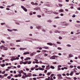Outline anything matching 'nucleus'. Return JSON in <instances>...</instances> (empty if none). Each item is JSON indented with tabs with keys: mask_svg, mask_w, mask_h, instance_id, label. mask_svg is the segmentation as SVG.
<instances>
[{
	"mask_svg": "<svg viewBox=\"0 0 80 80\" xmlns=\"http://www.w3.org/2000/svg\"><path fill=\"white\" fill-rule=\"evenodd\" d=\"M76 75H79V73L76 72Z\"/></svg>",
	"mask_w": 80,
	"mask_h": 80,
	"instance_id": "680f3d73",
	"label": "nucleus"
},
{
	"mask_svg": "<svg viewBox=\"0 0 80 80\" xmlns=\"http://www.w3.org/2000/svg\"><path fill=\"white\" fill-rule=\"evenodd\" d=\"M32 76H33V77H37V74H33Z\"/></svg>",
	"mask_w": 80,
	"mask_h": 80,
	"instance_id": "c756f323",
	"label": "nucleus"
},
{
	"mask_svg": "<svg viewBox=\"0 0 80 80\" xmlns=\"http://www.w3.org/2000/svg\"><path fill=\"white\" fill-rule=\"evenodd\" d=\"M32 5H35V3H34V2H31Z\"/></svg>",
	"mask_w": 80,
	"mask_h": 80,
	"instance_id": "a19ab883",
	"label": "nucleus"
},
{
	"mask_svg": "<svg viewBox=\"0 0 80 80\" xmlns=\"http://www.w3.org/2000/svg\"><path fill=\"white\" fill-rule=\"evenodd\" d=\"M16 42H21V41L20 40H16Z\"/></svg>",
	"mask_w": 80,
	"mask_h": 80,
	"instance_id": "c85d7f7f",
	"label": "nucleus"
},
{
	"mask_svg": "<svg viewBox=\"0 0 80 80\" xmlns=\"http://www.w3.org/2000/svg\"><path fill=\"white\" fill-rule=\"evenodd\" d=\"M5 23H1V25H5Z\"/></svg>",
	"mask_w": 80,
	"mask_h": 80,
	"instance_id": "f704fd0d",
	"label": "nucleus"
},
{
	"mask_svg": "<svg viewBox=\"0 0 80 80\" xmlns=\"http://www.w3.org/2000/svg\"><path fill=\"white\" fill-rule=\"evenodd\" d=\"M8 79H10V78H11L10 77V76H9L8 77Z\"/></svg>",
	"mask_w": 80,
	"mask_h": 80,
	"instance_id": "a18cd8bd",
	"label": "nucleus"
},
{
	"mask_svg": "<svg viewBox=\"0 0 80 80\" xmlns=\"http://www.w3.org/2000/svg\"><path fill=\"white\" fill-rule=\"evenodd\" d=\"M64 69H65L66 70H67V69H68V68H67V67H64Z\"/></svg>",
	"mask_w": 80,
	"mask_h": 80,
	"instance_id": "864d4df0",
	"label": "nucleus"
},
{
	"mask_svg": "<svg viewBox=\"0 0 80 80\" xmlns=\"http://www.w3.org/2000/svg\"><path fill=\"white\" fill-rule=\"evenodd\" d=\"M34 10H40V8H34Z\"/></svg>",
	"mask_w": 80,
	"mask_h": 80,
	"instance_id": "7ed1b4c3",
	"label": "nucleus"
},
{
	"mask_svg": "<svg viewBox=\"0 0 80 80\" xmlns=\"http://www.w3.org/2000/svg\"><path fill=\"white\" fill-rule=\"evenodd\" d=\"M57 43H58V44H61V43L59 42H57Z\"/></svg>",
	"mask_w": 80,
	"mask_h": 80,
	"instance_id": "49530a36",
	"label": "nucleus"
},
{
	"mask_svg": "<svg viewBox=\"0 0 80 80\" xmlns=\"http://www.w3.org/2000/svg\"><path fill=\"white\" fill-rule=\"evenodd\" d=\"M13 30L14 31H18V30L17 29H12V31H13Z\"/></svg>",
	"mask_w": 80,
	"mask_h": 80,
	"instance_id": "bb28decb",
	"label": "nucleus"
},
{
	"mask_svg": "<svg viewBox=\"0 0 80 80\" xmlns=\"http://www.w3.org/2000/svg\"><path fill=\"white\" fill-rule=\"evenodd\" d=\"M67 47H71V45L69 44H68L67 45Z\"/></svg>",
	"mask_w": 80,
	"mask_h": 80,
	"instance_id": "393cba45",
	"label": "nucleus"
},
{
	"mask_svg": "<svg viewBox=\"0 0 80 80\" xmlns=\"http://www.w3.org/2000/svg\"><path fill=\"white\" fill-rule=\"evenodd\" d=\"M28 75L29 77H32V74L31 73H28Z\"/></svg>",
	"mask_w": 80,
	"mask_h": 80,
	"instance_id": "9d476101",
	"label": "nucleus"
},
{
	"mask_svg": "<svg viewBox=\"0 0 80 80\" xmlns=\"http://www.w3.org/2000/svg\"><path fill=\"white\" fill-rule=\"evenodd\" d=\"M25 76L26 77H28V75H27V74H25Z\"/></svg>",
	"mask_w": 80,
	"mask_h": 80,
	"instance_id": "c03bdc74",
	"label": "nucleus"
},
{
	"mask_svg": "<svg viewBox=\"0 0 80 80\" xmlns=\"http://www.w3.org/2000/svg\"><path fill=\"white\" fill-rule=\"evenodd\" d=\"M68 56L69 57H73V55L71 54H69Z\"/></svg>",
	"mask_w": 80,
	"mask_h": 80,
	"instance_id": "2eb2a0df",
	"label": "nucleus"
},
{
	"mask_svg": "<svg viewBox=\"0 0 80 80\" xmlns=\"http://www.w3.org/2000/svg\"><path fill=\"white\" fill-rule=\"evenodd\" d=\"M69 25V23H66L65 24V26H68V25Z\"/></svg>",
	"mask_w": 80,
	"mask_h": 80,
	"instance_id": "8fccbe9b",
	"label": "nucleus"
},
{
	"mask_svg": "<svg viewBox=\"0 0 80 80\" xmlns=\"http://www.w3.org/2000/svg\"><path fill=\"white\" fill-rule=\"evenodd\" d=\"M58 50H62V48H60V47H58Z\"/></svg>",
	"mask_w": 80,
	"mask_h": 80,
	"instance_id": "cd10ccee",
	"label": "nucleus"
},
{
	"mask_svg": "<svg viewBox=\"0 0 80 80\" xmlns=\"http://www.w3.org/2000/svg\"><path fill=\"white\" fill-rule=\"evenodd\" d=\"M50 68H52V69H54L55 68V67L53 66H51Z\"/></svg>",
	"mask_w": 80,
	"mask_h": 80,
	"instance_id": "a211bd4d",
	"label": "nucleus"
},
{
	"mask_svg": "<svg viewBox=\"0 0 80 80\" xmlns=\"http://www.w3.org/2000/svg\"><path fill=\"white\" fill-rule=\"evenodd\" d=\"M58 5H59V6H60V7H62V4H59Z\"/></svg>",
	"mask_w": 80,
	"mask_h": 80,
	"instance_id": "e433bc0d",
	"label": "nucleus"
},
{
	"mask_svg": "<svg viewBox=\"0 0 80 80\" xmlns=\"http://www.w3.org/2000/svg\"><path fill=\"white\" fill-rule=\"evenodd\" d=\"M0 66L1 67H4L5 66V64H1Z\"/></svg>",
	"mask_w": 80,
	"mask_h": 80,
	"instance_id": "1a4fd4ad",
	"label": "nucleus"
},
{
	"mask_svg": "<svg viewBox=\"0 0 80 80\" xmlns=\"http://www.w3.org/2000/svg\"><path fill=\"white\" fill-rule=\"evenodd\" d=\"M53 64H57V62H53Z\"/></svg>",
	"mask_w": 80,
	"mask_h": 80,
	"instance_id": "0e129e2a",
	"label": "nucleus"
},
{
	"mask_svg": "<svg viewBox=\"0 0 80 80\" xmlns=\"http://www.w3.org/2000/svg\"><path fill=\"white\" fill-rule=\"evenodd\" d=\"M50 68V65H48L47 66V68H46V69L47 70H49Z\"/></svg>",
	"mask_w": 80,
	"mask_h": 80,
	"instance_id": "39448f33",
	"label": "nucleus"
},
{
	"mask_svg": "<svg viewBox=\"0 0 80 80\" xmlns=\"http://www.w3.org/2000/svg\"><path fill=\"white\" fill-rule=\"evenodd\" d=\"M1 42L3 43H5V42L3 41H1Z\"/></svg>",
	"mask_w": 80,
	"mask_h": 80,
	"instance_id": "09e8293b",
	"label": "nucleus"
},
{
	"mask_svg": "<svg viewBox=\"0 0 80 80\" xmlns=\"http://www.w3.org/2000/svg\"><path fill=\"white\" fill-rule=\"evenodd\" d=\"M6 10H10V8H6Z\"/></svg>",
	"mask_w": 80,
	"mask_h": 80,
	"instance_id": "6e6d98bb",
	"label": "nucleus"
},
{
	"mask_svg": "<svg viewBox=\"0 0 80 80\" xmlns=\"http://www.w3.org/2000/svg\"><path fill=\"white\" fill-rule=\"evenodd\" d=\"M50 59H51V60L52 59H55V57L54 56H53L51 57L50 58Z\"/></svg>",
	"mask_w": 80,
	"mask_h": 80,
	"instance_id": "423d86ee",
	"label": "nucleus"
},
{
	"mask_svg": "<svg viewBox=\"0 0 80 80\" xmlns=\"http://www.w3.org/2000/svg\"><path fill=\"white\" fill-rule=\"evenodd\" d=\"M58 68H60V67H62V65H59L58 66Z\"/></svg>",
	"mask_w": 80,
	"mask_h": 80,
	"instance_id": "603ef678",
	"label": "nucleus"
},
{
	"mask_svg": "<svg viewBox=\"0 0 80 80\" xmlns=\"http://www.w3.org/2000/svg\"><path fill=\"white\" fill-rule=\"evenodd\" d=\"M59 39H60V40H62V38L60 36H59Z\"/></svg>",
	"mask_w": 80,
	"mask_h": 80,
	"instance_id": "c9c22d12",
	"label": "nucleus"
},
{
	"mask_svg": "<svg viewBox=\"0 0 80 80\" xmlns=\"http://www.w3.org/2000/svg\"><path fill=\"white\" fill-rule=\"evenodd\" d=\"M34 5H36V6H37V5H38V3H37V2H35L34 3Z\"/></svg>",
	"mask_w": 80,
	"mask_h": 80,
	"instance_id": "2f4dec72",
	"label": "nucleus"
},
{
	"mask_svg": "<svg viewBox=\"0 0 80 80\" xmlns=\"http://www.w3.org/2000/svg\"><path fill=\"white\" fill-rule=\"evenodd\" d=\"M5 73V71H4L2 72V74H4V73Z\"/></svg>",
	"mask_w": 80,
	"mask_h": 80,
	"instance_id": "3c124183",
	"label": "nucleus"
},
{
	"mask_svg": "<svg viewBox=\"0 0 80 80\" xmlns=\"http://www.w3.org/2000/svg\"><path fill=\"white\" fill-rule=\"evenodd\" d=\"M48 22H49V23H51L52 22V21L51 20H49L48 21Z\"/></svg>",
	"mask_w": 80,
	"mask_h": 80,
	"instance_id": "4c0bfd02",
	"label": "nucleus"
},
{
	"mask_svg": "<svg viewBox=\"0 0 80 80\" xmlns=\"http://www.w3.org/2000/svg\"><path fill=\"white\" fill-rule=\"evenodd\" d=\"M17 67L18 68H20V65H18Z\"/></svg>",
	"mask_w": 80,
	"mask_h": 80,
	"instance_id": "bf43d9fd",
	"label": "nucleus"
},
{
	"mask_svg": "<svg viewBox=\"0 0 80 80\" xmlns=\"http://www.w3.org/2000/svg\"><path fill=\"white\" fill-rule=\"evenodd\" d=\"M37 53V52H33L30 55V56H33V55H35Z\"/></svg>",
	"mask_w": 80,
	"mask_h": 80,
	"instance_id": "f03ea898",
	"label": "nucleus"
},
{
	"mask_svg": "<svg viewBox=\"0 0 80 80\" xmlns=\"http://www.w3.org/2000/svg\"><path fill=\"white\" fill-rule=\"evenodd\" d=\"M50 80H53V78H52V77L51 76V78H50Z\"/></svg>",
	"mask_w": 80,
	"mask_h": 80,
	"instance_id": "338daca9",
	"label": "nucleus"
},
{
	"mask_svg": "<svg viewBox=\"0 0 80 80\" xmlns=\"http://www.w3.org/2000/svg\"><path fill=\"white\" fill-rule=\"evenodd\" d=\"M50 77H48V78H46V80H50Z\"/></svg>",
	"mask_w": 80,
	"mask_h": 80,
	"instance_id": "aec40b11",
	"label": "nucleus"
},
{
	"mask_svg": "<svg viewBox=\"0 0 80 80\" xmlns=\"http://www.w3.org/2000/svg\"><path fill=\"white\" fill-rule=\"evenodd\" d=\"M47 44L48 45H50V46H52L53 45V43L51 42H48L47 43Z\"/></svg>",
	"mask_w": 80,
	"mask_h": 80,
	"instance_id": "20e7f679",
	"label": "nucleus"
},
{
	"mask_svg": "<svg viewBox=\"0 0 80 80\" xmlns=\"http://www.w3.org/2000/svg\"><path fill=\"white\" fill-rule=\"evenodd\" d=\"M33 79L34 80H37V78H33Z\"/></svg>",
	"mask_w": 80,
	"mask_h": 80,
	"instance_id": "13d9d810",
	"label": "nucleus"
},
{
	"mask_svg": "<svg viewBox=\"0 0 80 80\" xmlns=\"http://www.w3.org/2000/svg\"><path fill=\"white\" fill-rule=\"evenodd\" d=\"M58 33H60V34H62V33H63V32L61 31H59L58 32Z\"/></svg>",
	"mask_w": 80,
	"mask_h": 80,
	"instance_id": "f8f14e48",
	"label": "nucleus"
},
{
	"mask_svg": "<svg viewBox=\"0 0 80 80\" xmlns=\"http://www.w3.org/2000/svg\"><path fill=\"white\" fill-rule=\"evenodd\" d=\"M53 11H46V13H52Z\"/></svg>",
	"mask_w": 80,
	"mask_h": 80,
	"instance_id": "0eeeda50",
	"label": "nucleus"
},
{
	"mask_svg": "<svg viewBox=\"0 0 80 80\" xmlns=\"http://www.w3.org/2000/svg\"><path fill=\"white\" fill-rule=\"evenodd\" d=\"M53 13H54V14H56V15H58V12H53Z\"/></svg>",
	"mask_w": 80,
	"mask_h": 80,
	"instance_id": "5701e85b",
	"label": "nucleus"
},
{
	"mask_svg": "<svg viewBox=\"0 0 80 80\" xmlns=\"http://www.w3.org/2000/svg\"><path fill=\"white\" fill-rule=\"evenodd\" d=\"M37 28H38V29H41L42 28V27L40 26H38L37 27H36Z\"/></svg>",
	"mask_w": 80,
	"mask_h": 80,
	"instance_id": "6e6552de",
	"label": "nucleus"
},
{
	"mask_svg": "<svg viewBox=\"0 0 80 80\" xmlns=\"http://www.w3.org/2000/svg\"><path fill=\"white\" fill-rule=\"evenodd\" d=\"M31 63H32V62H31V61L28 62V64H31Z\"/></svg>",
	"mask_w": 80,
	"mask_h": 80,
	"instance_id": "4d7b16f0",
	"label": "nucleus"
},
{
	"mask_svg": "<svg viewBox=\"0 0 80 80\" xmlns=\"http://www.w3.org/2000/svg\"><path fill=\"white\" fill-rule=\"evenodd\" d=\"M70 68H73V66L72 65H70Z\"/></svg>",
	"mask_w": 80,
	"mask_h": 80,
	"instance_id": "ea45409f",
	"label": "nucleus"
},
{
	"mask_svg": "<svg viewBox=\"0 0 80 80\" xmlns=\"http://www.w3.org/2000/svg\"><path fill=\"white\" fill-rule=\"evenodd\" d=\"M8 75V74H4V77H6V76H7Z\"/></svg>",
	"mask_w": 80,
	"mask_h": 80,
	"instance_id": "79ce46f5",
	"label": "nucleus"
},
{
	"mask_svg": "<svg viewBox=\"0 0 80 80\" xmlns=\"http://www.w3.org/2000/svg\"><path fill=\"white\" fill-rule=\"evenodd\" d=\"M74 73V72H73V71H72L71 72V73L70 74V75H71V76H72V75H73V74Z\"/></svg>",
	"mask_w": 80,
	"mask_h": 80,
	"instance_id": "9b49d317",
	"label": "nucleus"
},
{
	"mask_svg": "<svg viewBox=\"0 0 80 80\" xmlns=\"http://www.w3.org/2000/svg\"><path fill=\"white\" fill-rule=\"evenodd\" d=\"M3 48H4V46H2L0 47V49H2Z\"/></svg>",
	"mask_w": 80,
	"mask_h": 80,
	"instance_id": "412c9836",
	"label": "nucleus"
},
{
	"mask_svg": "<svg viewBox=\"0 0 80 80\" xmlns=\"http://www.w3.org/2000/svg\"><path fill=\"white\" fill-rule=\"evenodd\" d=\"M26 48H20V50H26Z\"/></svg>",
	"mask_w": 80,
	"mask_h": 80,
	"instance_id": "ddd939ff",
	"label": "nucleus"
},
{
	"mask_svg": "<svg viewBox=\"0 0 80 80\" xmlns=\"http://www.w3.org/2000/svg\"><path fill=\"white\" fill-rule=\"evenodd\" d=\"M50 75V72H48L47 74L48 75Z\"/></svg>",
	"mask_w": 80,
	"mask_h": 80,
	"instance_id": "e2e57ef3",
	"label": "nucleus"
},
{
	"mask_svg": "<svg viewBox=\"0 0 80 80\" xmlns=\"http://www.w3.org/2000/svg\"><path fill=\"white\" fill-rule=\"evenodd\" d=\"M8 31H9V32H12V31H13V30H11L9 29H8Z\"/></svg>",
	"mask_w": 80,
	"mask_h": 80,
	"instance_id": "7c9ffc66",
	"label": "nucleus"
},
{
	"mask_svg": "<svg viewBox=\"0 0 80 80\" xmlns=\"http://www.w3.org/2000/svg\"><path fill=\"white\" fill-rule=\"evenodd\" d=\"M0 8H4V7L3 6H0Z\"/></svg>",
	"mask_w": 80,
	"mask_h": 80,
	"instance_id": "052dcab7",
	"label": "nucleus"
},
{
	"mask_svg": "<svg viewBox=\"0 0 80 80\" xmlns=\"http://www.w3.org/2000/svg\"><path fill=\"white\" fill-rule=\"evenodd\" d=\"M37 17H38V18H40L41 17V15H38L37 16Z\"/></svg>",
	"mask_w": 80,
	"mask_h": 80,
	"instance_id": "72a5a7b5",
	"label": "nucleus"
},
{
	"mask_svg": "<svg viewBox=\"0 0 80 80\" xmlns=\"http://www.w3.org/2000/svg\"><path fill=\"white\" fill-rule=\"evenodd\" d=\"M76 39H77V37H74V38H73V39L75 40H76Z\"/></svg>",
	"mask_w": 80,
	"mask_h": 80,
	"instance_id": "37998d69",
	"label": "nucleus"
},
{
	"mask_svg": "<svg viewBox=\"0 0 80 80\" xmlns=\"http://www.w3.org/2000/svg\"><path fill=\"white\" fill-rule=\"evenodd\" d=\"M39 70H44V68H39Z\"/></svg>",
	"mask_w": 80,
	"mask_h": 80,
	"instance_id": "f3484780",
	"label": "nucleus"
},
{
	"mask_svg": "<svg viewBox=\"0 0 80 80\" xmlns=\"http://www.w3.org/2000/svg\"><path fill=\"white\" fill-rule=\"evenodd\" d=\"M15 48H11L10 49L11 50H15Z\"/></svg>",
	"mask_w": 80,
	"mask_h": 80,
	"instance_id": "a878e982",
	"label": "nucleus"
},
{
	"mask_svg": "<svg viewBox=\"0 0 80 80\" xmlns=\"http://www.w3.org/2000/svg\"><path fill=\"white\" fill-rule=\"evenodd\" d=\"M64 12V11L62 9H61L60 10H59V12Z\"/></svg>",
	"mask_w": 80,
	"mask_h": 80,
	"instance_id": "4468645a",
	"label": "nucleus"
},
{
	"mask_svg": "<svg viewBox=\"0 0 80 80\" xmlns=\"http://www.w3.org/2000/svg\"><path fill=\"white\" fill-rule=\"evenodd\" d=\"M23 63V61H20V64H22V63Z\"/></svg>",
	"mask_w": 80,
	"mask_h": 80,
	"instance_id": "de8ad7c7",
	"label": "nucleus"
},
{
	"mask_svg": "<svg viewBox=\"0 0 80 80\" xmlns=\"http://www.w3.org/2000/svg\"><path fill=\"white\" fill-rule=\"evenodd\" d=\"M48 55V54H44V57H47Z\"/></svg>",
	"mask_w": 80,
	"mask_h": 80,
	"instance_id": "473e14b6",
	"label": "nucleus"
},
{
	"mask_svg": "<svg viewBox=\"0 0 80 80\" xmlns=\"http://www.w3.org/2000/svg\"><path fill=\"white\" fill-rule=\"evenodd\" d=\"M23 10L25 11V12H27V9H26V8H24Z\"/></svg>",
	"mask_w": 80,
	"mask_h": 80,
	"instance_id": "b1692460",
	"label": "nucleus"
},
{
	"mask_svg": "<svg viewBox=\"0 0 80 80\" xmlns=\"http://www.w3.org/2000/svg\"><path fill=\"white\" fill-rule=\"evenodd\" d=\"M16 60V58L15 57H13L11 58L10 60L13 61V60Z\"/></svg>",
	"mask_w": 80,
	"mask_h": 80,
	"instance_id": "f257e3e1",
	"label": "nucleus"
},
{
	"mask_svg": "<svg viewBox=\"0 0 80 80\" xmlns=\"http://www.w3.org/2000/svg\"><path fill=\"white\" fill-rule=\"evenodd\" d=\"M21 7L22 8H23V10L24 9V8H25L24 7V6H21Z\"/></svg>",
	"mask_w": 80,
	"mask_h": 80,
	"instance_id": "58836bf2",
	"label": "nucleus"
},
{
	"mask_svg": "<svg viewBox=\"0 0 80 80\" xmlns=\"http://www.w3.org/2000/svg\"><path fill=\"white\" fill-rule=\"evenodd\" d=\"M58 32H59V31H57V30H56V31H55V33H58Z\"/></svg>",
	"mask_w": 80,
	"mask_h": 80,
	"instance_id": "774afa93",
	"label": "nucleus"
},
{
	"mask_svg": "<svg viewBox=\"0 0 80 80\" xmlns=\"http://www.w3.org/2000/svg\"><path fill=\"white\" fill-rule=\"evenodd\" d=\"M3 48V50H8V48H7V47H5L4 46V48Z\"/></svg>",
	"mask_w": 80,
	"mask_h": 80,
	"instance_id": "dca6fc26",
	"label": "nucleus"
},
{
	"mask_svg": "<svg viewBox=\"0 0 80 80\" xmlns=\"http://www.w3.org/2000/svg\"><path fill=\"white\" fill-rule=\"evenodd\" d=\"M57 76H58V77H61L62 76V75L59 74H58Z\"/></svg>",
	"mask_w": 80,
	"mask_h": 80,
	"instance_id": "4be33fe9",
	"label": "nucleus"
},
{
	"mask_svg": "<svg viewBox=\"0 0 80 80\" xmlns=\"http://www.w3.org/2000/svg\"><path fill=\"white\" fill-rule=\"evenodd\" d=\"M77 68H78V69H80V66H78Z\"/></svg>",
	"mask_w": 80,
	"mask_h": 80,
	"instance_id": "69168bd1",
	"label": "nucleus"
},
{
	"mask_svg": "<svg viewBox=\"0 0 80 80\" xmlns=\"http://www.w3.org/2000/svg\"><path fill=\"white\" fill-rule=\"evenodd\" d=\"M18 75L19 77H21V76H22V74H18Z\"/></svg>",
	"mask_w": 80,
	"mask_h": 80,
	"instance_id": "5fc2aeb1",
	"label": "nucleus"
},
{
	"mask_svg": "<svg viewBox=\"0 0 80 80\" xmlns=\"http://www.w3.org/2000/svg\"><path fill=\"white\" fill-rule=\"evenodd\" d=\"M43 48H45V49H48L49 48L47 46H45L43 47Z\"/></svg>",
	"mask_w": 80,
	"mask_h": 80,
	"instance_id": "6ab92c4d",
	"label": "nucleus"
}]
</instances>
